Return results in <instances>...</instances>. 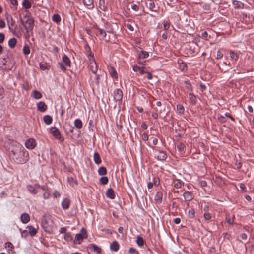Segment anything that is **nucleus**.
<instances>
[{"label":"nucleus","instance_id":"nucleus-1","mask_svg":"<svg viewBox=\"0 0 254 254\" xmlns=\"http://www.w3.org/2000/svg\"><path fill=\"white\" fill-rule=\"evenodd\" d=\"M10 158L17 164H24L29 158V153L23 146L17 142H13L9 148Z\"/></svg>","mask_w":254,"mask_h":254},{"label":"nucleus","instance_id":"nucleus-2","mask_svg":"<svg viewBox=\"0 0 254 254\" xmlns=\"http://www.w3.org/2000/svg\"><path fill=\"white\" fill-rule=\"evenodd\" d=\"M23 18L25 20L20 17V21L26 30V33L28 34L30 32H32L34 26V19L30 12L28 11H26L23 16Z\"/></svg>","mask_w":254,"mask_h":254},{"label":"nucleus","instance_id":"nucleus-3","mask_svg":"<svg viewBox=\"0 0 254 254\" xmlns=\"http://www.w3.org/2000/svg\"><path fill=\"white\" fill-rule=\"evenodd\" d=\"M41 226L45 232L52 234L55 227L52 216L49 215H43L41 219Z\"/></svg>","mask_w":254,"mask_h":254},{"label":"nucleus","instance_id":"nucleus-4","mask_svg":"<svg viewBox=\"0 0 254 254\" xmlns=\"http://www.w3.org/2000/svg\"><path fill=\"white\" fill-rule=\"evenodd\" d=\"M87 238V231L84 228H82L79 233L75 235L74 240V243L76 244H80L82 242L83 239Z\"/></svg>","mask_w":254,"mask_h":254},{"label":"nucleus","instance_id":"nucleus-5","mask_svg":"<svg viewBox=\"0 0 254 254\" xmlns=\"http://www.w3.org/2000/svg\"><path fill=\"white\" fill-rule=\"evenodd\" d=\"M50 131L54 137L58 139L60 142H63L64 141V137L61 134L58 128L55 127H52L50 128Z\"/></svg>","mask_w":254,"mask_h":254},{"label":"nucleus","instance_id":"nucleus-6","mask_svg":"<svg viewBox=\"0 0 254 254\" xmlns=\"http://www.w3.org/2000/svg\"><path fill=\"white\" fill-rule=\"evenodd\" d=\"M95 32L97 36H100L102 38L104 39L107 42H108L110 40V36H107L106 31L101 29L98 27H95L94 28Z\"/></svg>","mask_w":254,"mask_h":254},{"label":"nucleus","instance_id":"nucleus-7","mask_svg":"<svg viewBox=\"0 0 254 254\" xmlns=\"http://www.w3.org/2000/svg\"><path fill=\"white\" fill-rule=\"evenodd\" d=\"M155 157L158 160L160 161H165L167 157V155L166 153V152L164 151H161V150H155Z\"/></svg>","mask_w":254,"mask_h":254},{"label":"nucleus","instance_id":"nucleus-8","mask_svg":"<svg viewBox=\"0 0 254 254\" xmlns=\"http://www.w3.org/2000/svg\"><path fill=\"white\" fill-rule=\"evenodd\" d=\"M89 61V68L93 74H96L98 70V65L95 59H92Z\"/></svg>","mask_w":254,"mask_h":254},{"label":"nucleus","instance_id":"nucleus-9","mask_svg":"<svg viewBox=\"0 0 254 254\" xmlns=\"http://www.w3.org/2000/svg\"><path fill=\"white\" fill-rule=\"evenodd\" d=\"M123 97L122 91L120 89H116L114 91V98L116 101H121Z\"/></svg>","mask_w":254,"mask_h":254},{"label":"nucleus","instance_id":"nucleus-10","mask_svg":"<svg viewBox=\"0 0 254 254\" xmlns=\"http://www.w3.org/2000/svg\"><path fill=\"white\" fill-rule=\"evenodd\" d=\"M25 146L29 149H34L36 145V141L33 138H29L27 139L25 142Z\"/></svg>","mask_w":254,"mask_h":254},{"label":"nucleus","instance_id":"nucleus-11","mask_svg":"<svg viewBox=\"0 0 254 254\" xmlns=\"http://www.w3.org/2000/svg\"><path fill=\"white\" fill-rule=\"evenodd\" d=\"M84 49L85 50V54L88 57L89 61H91L92 58L95 59L93 53L92 52L91 48L88 44L85 45Z\"/></svg>","mask_w":254,"mask_h":254},{"label":"nucleus","instance_id":"nucleus-12","mask_svg":"<svg viewBox=\"0 0 254 254\" xmlns=\"http://www.w3.org/2000/svg\"><path fill=\"white\" fill-rule=\"evenodd\" d=\"M183 196L184 198V201H190L194 198V195L192 192L188 191H185L183 193Z\"/></svg>","mask_w":254,"mask_h":254},{"label":"nucleus","instance_id":"nucleus-13","mask_svg":"<svg viewBox=\"0 0 254 254\" xmlns=\"http://www.w3.org/2000/svg\"><path fill=\"white\" fill-rule=\"evenodd\" d=\"M108 72L110 76L114 79H118V73L116 71L115 69L112 66H108Z\"/></svg>","mask_w":254,"mask_h":254},{"label":"nucleus","instance_id":"nucleus-14","mask_svg":"<svg viewBox=\"0 0 254 254\" xmlns=\"http://www.w3.org/2000/svg\"><path fill=\"white\" fill-rule=\"evenodd\" d=\"M37 109L41 112H44L47 109V106L44 101H40L37 104Z\"/></svg>","mask_w":254,"mask_h":254},{"label":"nucleus","instance_id":"nucleus-15","mask_svg":"<svg viewBox=\"0 0 254 254\" xmlns=\"http://www.w3.org/2000/svg\"><path fill=\"white\" fill-rule=\"evenodd\" d=\"M232 5L235 9H242L244 8V4L240 1L234 0L232 1Z\"/></svg>","mask_w":254,"mask_h":254},{"label":"nucleus","instance_id":"nucleus-16","mask_svg":"<svg viewBox=\"0 0 254 254\" xmlns=\"http://www.w3.org/2000/svg\"><path fill=\"white\" fill-rule=\"evenodd\" d=\"M138 59L139 60L141 59H146L149 57V53L148 52L141 50V51H138Z\"/></svg>","mask_w":254,"mask_h":254},{"label":"nucleus","instance_id":"nucleus-17","mask_svg":"<svg viewBox=\"0 0 254 254\" xmlns=\"http://www.w3.org/2000/svg\"><path fill=\"white\" fill-rule=\"evenodd\" d=\"M145 68L144 66L140 67L136 65L133 67V70L135 72H138L140 75H143L146 73Z\"/></svg>","mask_w":254,"mask_h":254},{"label":"nucleus","instance_id":"nucleus-18","mask_svg":"<svg viewBox=\"0 0 254 254\" xmlns=\"http://www.w3.org/2000/svg\"><path fill=\"white\" fill-rule=\"evenodd\" d=\"M110 248L112 251L117 252L120 249V245L117 241H114L111 243Z\"/></svg>","mask_w":254,"mask_h":254},{"label":"nucleus","instance_id":"nucleus-19","mask_svg":"<svg viewBox=\"0 0 254 254\" xmlns=\"http://www.w3.org/2000/svg\"><path fill=\"white\" fill-rule=\"evenodd\" d=\"M70 203V201L69 199L66 198L64 199L62 202V207L64 210H67L69 208Z\"/></svg>","mask_w":254,"mask_h":254},{"label":"nucleus","instance_id":"nucleus-20","mask_svg":"<svg viewBox=\"0 0 254 254\" xmlns=\"http://www.w3.org/2000/svg\"><path fill=\"white\" fill-rule=\"evenodd\" d=\"M106 197L111 199L115 198V194L113 189L111 188L108 189L106 193Z\"/></svg>","mask_w":254,"mask_h":254},{"label":"nucleus","instance_id":"nucleus-21","mask_svg":"<svg viewBox=\"0 0 254 254\" xmlns=\"http://www.w3.org/2000/svg\"><path fill=\"white\" fill-rule=\"evenodd\" d=\"M62 63L67 67H70L71 61L69 58L66 55H64L62 57Z\"/></svg>","mask_w":254,"mask_h":254},{"label":"nucleus","instance_id":"nucleus-22","mask_svg":"<svg viewBox=\"0 0 254 254\" xmlns=\"http://www.w3.org/2000/svg\"><path fill=\"white\" fill-rule=\"evenodd\" d=\"M26 188L29 193L32 195H36L38 193V190L35 189V187L31 185H27Z\"/></svg>","mask_w":254,"mask_h":254},{"label":"nucleus","instance_id":"nucleus-23","mask_svg":"<svg viewBox=\"0 0 254 254\" xmlns=\"http://www.w3.org/2000/svg\"><path fill=\"white\" fill-rule=\"evenodd\" d=\"M21 221L23 223H27L30 221V216L28 214L24 213H23L20 217Z\"/></svg>","mask_w":254,"mask_h":254},{"label":"nucleus","instance_id":"nucleus-24","mask_svg":"<svg viewBox=\"0 0 254 254\" xmlns=\"http://www.w3.org/2000/svg\"><path fill=\"white\" fill-rule=\"evenodd\" d=\"M88 248L89 249H91L92 250H93L95 252H96L98 254H100L102 251L101 248L94 244H89L88 246Z\"/></svg>","mask_w":254,"mask_h":254},{"label":"nucleus","instance_id":"nucleus-25","mask_svg":"<svg viewBox=\"0 0 254 254\" xmlns=\"http://www.w3.org/2000/svg\"><path fill=\"white\" fill-rule=\"evenodd\" d=\"M84 5L88 6V8L92 9L94 8V0H82Z\"/></svg>","mask_w":254,"mask_h":254},{"label":"nucleus","instance_id":"nucleus-26","mask_svg":"<svg viewBox=\"0 0 254 254\" xmlns=\"http://www.w3.org/2000/svg\"><path fill=\"white\" fill-rule=\"evenodd\" d=\"M28 230L29 234L31 236H35L38 232L37 230L32 225H29L27 227Z\"/></svg>","mask_w":254,"mask_h":254},{"label":"nucleus","instance_id":"nucleus-27","mask_svg":"<svg viewBox=\"0 0 254 254\" xmlns=\"http://www.w3.org/2000/svg\"><path fill=\"white\" fill-rule=\"evenodd\" d=\"M31 96L35 99H40L42 97V95L40 92L34 90L31 93Z\"/></svg>","mask_w":254,"mask_h":254},{"label":"nucleus","instance_id":"nucleus-28","mask_svg":"<svg viewBox=\"0 0 254 254\" xmlns=\"http://www.w3.org/2000/svg\"><path fill=\"white\" fill-rule=\"evenodd\" d=\"M184 183L180 179H175L174 181V186L176 189H180Z\"/></svg>","mask_w":254,"mask_h":254},{"label":"nucleus","instance_id":"nucleus-29","mask_svg":"<svg viewBox=\"0 0 254 254\" xmlns=\"http://www.w3.org/2000/svg\"><path fill=\"white\" fill-rule=\"evenodd\" d=\"M94 161L95 163L98 165L100 164L101 162V159L99 154L98 152H95L93 155Z\"/></svg>","mask_w":254,"mask_h":254},{"label":"nucleus","instance_id":"nucleus-30","mask_svg":"<svg viewBox=\"0 0 254 254\" xmlns=\"http://www.w3.org/2000/svg\"><path fill=\"white\" fill-rule=\"evenodd\" d=\"M189 97L190 103L192 105H195L197 102V98L193 93H190L189 94Z\"/></svg>","mask_w":254,"mask_h":254},{"label":"nucleus","instance_id":"nucleus-31","mask_svg":"<svg viewBox=\"0 0 254 254\" xmlns=\"http://www.w3.org/2000/svg\"><path fill=\"white\" fill-rule=\"evenodd\" d=\"M74 125L76 128L77 129H81L82 128L83 124L81 120L79 119H76L74 122Z\"/></svg>","mask_w":254,"mask_h":254},{"label":"nucleus","instance_id":"nucleus-32","mask_svg":"<svg viewBox=\"0 0 254 254\" xmlns=\"http://www.w3.org/2000/svg\"><path fill=\"white\" fill-rule=\"evenodd\" d=\"M43 120L46 124L50 125L53 121V118L51 116L47 115L43 117Z\"/></svg>","mask_w":254,"mask_h":254},{"label":"nucleus","instance_id":"nucleus-33","mask_svg":"<svg viewBox=\"0 0 254 254\" xmlns=\"http://www.w3.org/2000/svg\"><path fill=\"white\" fill-rule=\"evenodd\" d=\"M52 20L57 24H59L61 21V18L60 15L54 14L52 17Z\"/></svg>","mask_w":254,"mask_h":254},{"label":"nucleus","instance_id":"nucleus-34","mask_svg":"<svg viewBox=\"0 0 254 254\" xmlns=\"http://www.w3.org/2000/svg\"><path fill=\"white\" fill-rule=\"evenodd\" d=\"M5 247L6 248H7V251L8 252H12V253H14V252L13 251L14 247L11 242H6L5 243Z\"/></svg>","mask_w":254,"mask_h":254},{"label":"nucleus","instance_id":"nucleus-35","mask_svg":"<svg viewBox=\"0 0 254 254\" xmlns=\"http://www.w3.org/2000/svg\"><path fill=\"white\" fill-rule=\"evenodd\" d=\"M136 242L139 247H142L144 244V240L143 237L140 236H137Z\"/></svg>","mask_w":254,"mask_h":254},{"label":"nucleus","instance_id":"nucleus-36","mask_svg":"<svg viewBox=\"0 0 254 254\" xmlns=\"http://www.w3.org/2000/svg\"><path fill=\"white\" fill-rule=\"evenodd\" d=\"M98 173L100 175H105L107 173V170L105 167L101 166L98 170Z\"/></svg>","mask_w":254,"mask_h":254},{"label":"nucleus","instance_id":"nucleus-37","mask_svg":"<svg viewBox=\"0 0 254 254\" xmlns=\"http://www.w3.org/2000/svg\"><path fill=\"white\" fill-rule=\"evenodd\" d=\"M184 84H185V87L188 89L189 91L192 92L193 90V87L190 83V82L187 80H185L184 81Z\"/></svg>","mask_w":254,"mask_h":254},{"label":"nucleus","instance_id":"nucleus-38","mask_svg":"<svg viewBox=\"0 0 254 254\" xmlns=\"http://www.w3.org/2000/svg\"><path fill=\"white\" fill-rule=\"evenodd\" d=\"M163 111V110L162 109H160L159 111H158V109H157L156 108H155L154 110L152 112V117L154 119H157L158 118V112H159V113H161Z\"/></svg>","mask_w":254,"mask_h":254},{"label":"nucleus","instance_id":"nucleus-39","mask_svg":"<svg viewBox=\"0 0 254 254\" xmlns=\"http://www.w3.org/2000/svg\"><path fill=\"white\" fill-rule=\"evenodd\" d=\"M16 43H17L16 39L15 38H11L9 39V40L8 41V46L11 48H13L15 46Z\"/></svg>","mask_w":254,"mask_h":254},{"label":"nucleus","instance_id":"nucleus-40","mask_svg":"<svg viewBox=\"0 0 254 254\" xmlns=\"http://www.w3.org/2000/svg\"><path fill=\"white\" fill-rule=\"evenodd\" d=\"M40 68L41 69L44 70L49 69L50 68L49 65L46 62H41L39 64Z\"/></svg>","mask_w":254,"mask_h":254},{"label":"nucleus","instance_id":"nucleus-41","mask_svg":"<svg viewBox=\"0 0 254 254\" xmlns=\"http://www.w3.org/2000/svg\"><path fill=\"white\" fill-rule=\"evenodd\" d=\"M95 77L94 78V80L91 82L92 85H96L98 86L99 84V80H100V75L98 74H95Z\"/></svg>","mask_w":254,"mask_h":254},{"label":"nucleus","instance_id":"nucleus-42","mask_svg":"<svg viewBox=\"0 0 254 254\" xmlns=\"http://www.w3.org/2000/svg\"><path fill=\"white\" fill-rule=\"evenodd\" d=\"M22 6L26 9H29L31 7V3L28 0H23L22 2Z\"/></svg>","mask_w":254,"mask_h":254},{"label":"nucleus","instance_id":"nucleus-43","mask_svg":"<svg viewBox=\"0 0 254 254\" xmlns=\"http://www.w3.org/2000/svg\"><path fill=\"white\" fill-rule=\"evenodd\" d=\"M230 56L231 59L236 61L239 59V55L233 51H230Z\"/></svg>","mask_w":254,"mask_h":254},{"label":"nucleus","instance_id":"nucleus-44","mask_svg":"<svg viewBox=\"0 0 254 254\" xmlns=\"http://www.w3.org/2000/svg\"><path fill=\"white\" fill-rule=\"evenodd\" d=\"M99 8L103 11H106L107 9V7L105 5V1L104 0H99Z\"/></svg>","mask_w":254,"mask_h":254},{"label":"nucleus","instance_id":"nucleus-45","mask_svg":"<svg viewBox=\"0 0 254 254\" xmlns=\"http://www.w3.org/2000/svg\"><path fill=\"white\" fill-rule=\"evenodd\" d=\"M179 64V68L182 71L186 70L187 69V66L185 63L181 62V63L178 62Z\"/></svg>","mask_w":254,"mask_h":254},{"label":"nucleus","instance_id":"nucleus-46","mask_svg":"<svg viewBox=\"0 0 254 254\" xmlns=\"http://www.w3.org/2000/svg\"><path fill=\"white\" fill-rule=\"evenodd\" d=\"M99 181L102 185H104L108 183L109 180L108 177L106 176H103L100 178Z\"/></svg>","mask_w":254,"mask_h":254},{"label":"nucleus","instance_id":"nucleus-47","mask_svg":"<svg viewBox=\"0 0 254 254\" xmlns=\"http://www.w3.org/2000/svg\"><path fill=\"white\" fill-rule=\"evenodd\" d=\"M23 52L25 55H28L30 52L29 46L25 45L23 48Z\"/></svg>","mask_w":254,"mask_h":254},{"label":"nucleus","instance_id":"nucleus-48","mask_svg":"<svg viewBox=\"0 0 254 254\" xmlns=\"http://www.w3.org/2000/svg\"><path fill=\"white\" fill-rule=\"evenodd\" d=\"M64 238L66 241H71L72 240V237L71 233H67L64 235Z\"/></svg>","mask_w":254,"mask_h":254},{"label":"nucleus","instance_id":"nucleus-49","mask_svg":"<svg viewBox=\"0 0 254 254\" xmlns=\"http://www.w3.org/2000/svg\"><path fill=\"white\" fill-rule=\"evenodd\" d=\"M129 254H139V251L134 248H130L128 250Z\"/></svg>","mask_w":254,"mask_h":254},{"label":"nucleus","instance_id":"nucleus-50","mask_svg":"<svg viewBox=\"0 0 254 254\" xmlns=\"http://www.w3.org/2000/svg\"><path fill=\"white\" fill-rule=\"evenodd\" d=\"M154 199L158 202H161L162 201V195L159 192H157L155 195Z\"/></svg>","mask_w":254,"mask_h":254},{"label":"nucleus","instance_id":"nucleus-51","mask_svg":"<svg viewBox=\"0 0 254 254\" xmlns=\"http://www.w3.org/2000/svg\"><path fill=\"white\" fill-rule=\"evenodd\" d=\"M58 65L63 72H65L66 71V68L65 65L62 62L58 63Z\"/></svg>","mask_w":254,"mask_h":254},{"label":"nucleus","instance_id":"nucleus-52","mask_svg":"<svg viewBox=\"0 0 254 254\" xmlns=\"http://www.w3.org/2000/svg\"><path fill=\"white\" fill-rule=\"evenodd\" d=\"M177 110L179 111L180 113H183L184 112V106L180 104H179L177 105Z\"/></svg>","mask_w":254,"mask_h":254},{"label":"nucleus","instance_id":"nucleus-53","mask_svg":"<svg viewBox=\"0 0 254 254\" xmlns=\"http://www.w3.org/2000/svg\"><path fill=\"white\" fill-rule=\"evenodd\" d=\"M189 216L190 218H193L195 216V211L193 208H191L189 210L188 212Z\"/></svg>","mask_w":254,"mask_h":254},{"label":"nucleus","instance_id":"nucleus-54","mask_svg":"<svg viewBox=\"0 0 254 254\" xmlns=\"http://www.w3.org/2000/svg\"><path fill=\"white\" fill-rule=\"evenodd\" d=\"M163 28L165 30H167L170 27V22L168 21H163Z\"/></svg>","mask_w":254,"mask_h":254},{"label":"nucleus","instance_id":"nucleus-55","mask_svg":"<svg viewBox=\"0 0 254 254\" xmlns=\"http://www.w3.org/2000/svg\"><path fill=\"white\" fill-rule=\"evenodd\" d=\"M148 7L150 10H151L152 11H156V10H154V8L155 7V3L153 2V1H152L151 0H150V2L149 3Z\"/></svg>","mask_w":254,"mask_h":254},{"label":"nucleus","instance_id":"nucleus-56","mask_svg":"<svg viewBox=\"0 0 254 254\" xmlns=\"http://www.w3.org/2000/svg\"><path fill=\"white\" fill-rule=\"evenodd\" d=\"M50 195V191L49 190H47L45 191V192L43 193V197L45 199H47L49 198Z\"/></svg>","mask_w":254,"mask_h":254},{"label":"nucleus","instance_id":"nucleus-57","mask_svg":"<svg viewBox=\"0 0 254 254\" xmlns=\"http://www.w3.org/2000/svg\"><path fill=\"white\" fill-rule=\"evenodd\" d=\"M195 53V46L192 47L190 46L187 49V53L190 55H193Z\"/></svg>","mask_w":254,"mask_h":254},{"label":"nucleus","instance_id":"nucleus-58","mask_svg":"<svg viewBox=\"0 0 254 254\" xmlns=\"http://www.w3.org/2000/svg\"><path fill=\"white\" fill-rule=\"evenodd\" d=\"M212 218L211 214L209 212H205L204 214V218L205 220L208 221L210 220Z\"/></svg>","mask_w":254,"mask_h":254},{"label":"nucleus","instance_id":"nucleus-59","mask_svg":"<svg viewBox=\"0 0 254 254\" xmlns=\"http://www.w3.org/2000/svg\"><path fill=\"white\" fill-rule=\"evenodd\" d=\"M217 118L218 120L221 123H225L226 122L225 117L222 115H218Z\"/></svg>","mask_w":254,"mask_h":254},{"label":"nucleus","instance_id":"nucleus-60","mask_svg":"<svg viewBox=\"0 0 254 254\" xmlns=\"http://www.w3.org/2000/svg\"><path fill=\"white\" fill-rule=\"evenodd\" d=\"M185 148L184 145L182 143H180L177 145V149L180 151H182Z\"/></svg>","mask_w":254,"mask_h":254},{"label":"nucleus","instance_id":"nucleus-61","mask_svg":"<svg viewBox=\"0 0 254 254\" xmlns=\"http://www.w3.org/2000/svg\"><path fill=\"white\" fill-rule=\"evenodd\" d=\"M1 68L4 70H9L11 69V67L10 66H7V61L5 63H3L2 66H1Z\"/></svg>","mask_w":254,"mask_h":254},{"label":"nucleus","instance_id":"nucleus-62","mask_svg":"<svg viewBox=\"0 0 254 254\" xmlns=\"http://www.w3.org/2000/svg\"><path fill=\"white\" fill-rule=\"evenodd\" d=\"M223 57V54L220 50H218L217 52V59H221Z\"/></svg>","mask_w":254,"mask_h":254},{"label":"nucleus","instance_id":"nucleus-63","mask_svg":"<svg viewBox=\"0 0 254 254\" xmlns=\"http://www.w3.org/2000/svg\"><path fill=\"white\" fill-rule=\"evenodd\" d=\"M131 8L135 11H137L139 9V7L138 5L133 4L131 5Z\"/></svg>","mask_w":254,"mask_h":254},{"label":"nucleus","instance_id":"nucleus-64","mask_svg":"<svg viewBox=\"0 0 254 254\" xmlns=\"http://www.w3.org/2000/svg\"><path fill=\"white\" fill-rule=\"evenodd\" d=\"M160 184V180L158 178H154L153 184L155 186H158Z\"/></svg>","mask_w":254,"mask_h":254}]
</instances>
